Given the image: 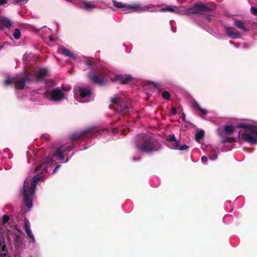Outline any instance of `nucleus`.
<instances>
[{
	"label": "nucleus",
	"instance_id": "f257e3e1",
	"mask_svg": "<svg viewBox=\"0 0 257 257\" xmlns=\"http://www.w3.org/2000/svg\"><path fill=\"white\" fill-rule=\"evenodd\" d=\"M102 136L106 140L109 141L110 132L107 129L96 130L95 127H90L81 131L75 132L70 136V143L57 147L54 152L50 156L46 158L43 163L38 165L35 170L36 174L32 179L31 187L29 186L27 180L24 182L22 194L24 196V202L26 207L30 210L33 207V200L35 193L37 184L44 179V176L41 174L46 172L48 168L51 167L56 161L61 163L68 162L71 157H67L69 152L73 150L75 142L77 140H86L92 137Z\"/></svg>",
	"mask_w": 257,
	"mask_h": 257
},
{
	"label": "nucleus",
	"instance_id": "f03ea898",
	"mask_svg": "<svg viewBox=\"0 0 257 257\" xmlns=\"http://www.w3.org/2000/svg\"><path fill=\"white\" fill-rule=\"evenodd\" d=\"M137 150L146 154H152L160 151L162 145L151 135L140 134L137 135L135 139Z\"/></svg>",
	"mask_w": 257,
	"mask_h": 257
},
{
	"label": "nucleus",
	"instance_id": "7ed1b4c3",
	"mask_svg": "<svg viewBox=\"0 0 257 257\" xmlns=\"http://www.w3.org/2000/svg\"><path fill=\"white\" fill-rule=\"evenodd\" d=\"M160 12H170L180 15H189L191 14H202L203 12H209L211 9L203 4L195 3L191 6H185L178 8L176 6H167L160 9Z\"/></svg>",
	"mask_w": 257,
	"mask_h": 257
},
{
	"label": "nucleus",
	"instance_id": "20e7f679",
	"mask_svg": "<svg viewBox=\"0 0 257 257\" xmlns=\"http://www.w3.org/2000/svg\"><path fill=\"white\" fill-rule=\"evenodd\" d=\"M45 83L46 90L44 95L48 99L57 102L67 99V92L63 87H54L56 84L52 80H45Z\"/></svg>",
	"mask_w": 257,
	"mask_h": 257
},
{
	"label": "nucleus",
	"instance_id": "39448f33",
	"mask_svg": "<svg viewBox=\"0 0 257 257\" xmlns=\"http://www.w3.org/2000/svg\"><path fill=\"white\" fill-rule=\"evenodd\" d=\"M112 3L114 6L116 8L121 9V12L123 14H128L134 12L142 13L147 11L151 12L156 11L155 8L151 4L146 6H143L140 3L124 4L121 2H118L115 0H112Z\"/></svg>",
	"mask_w": 257,
	"mask_h": 257
},
{
	"label": "nucleus",
	"instance_id": "423d86ee",
	"mask_svg": "<svg viewBox=\"0 0 257 257\" xmlns=\"http://www.w3.org/2000/svg\"><path fill=\"white\" fill-rule=\"evenodd\" d=\"M111 108L117 112L125 114L132 109L131 101L125 100L119 95L116 94L110 99Z\"/></svg>",
	"mask_w": 257,
	"mask_h": 257
},
{
	"label": "nucleus",
	"instance_id": "0eeeda50",
	"mask_svg": "<svg viewBox=\"0 0 257 257\" xmlns=\"http://www.w3.org/2000/svg\"><path fill=\"white\" fill-rule=\"evenodd\" d=\"M31 81V78L30 77L29 75H26L24 76H22L18 74L14 77L7 78L5 80V83L6 85L11 84V83H14L16 86V88L17 89L16 93L18 97L21 99H24L23 96L21 97L19 95V92L17 90L24 89L25 86V83Z\"/></svg>",
	"mask_w": 257,
	"mask_h": 257
},
{
	"label": "nucleus",
	"instance_id": "6e6552de",
	"mask_svg": "<svg viewBox=\"0 0 257 257\" xmlns=\"http://www.w3.org/2000/svg\"><path fill=\"white\" fill-rule=\"evenodd\" d=\"M88 78L94 83L103 85L108 78L103 73H99L96 70H92L88 74Z\"/></svg>",
	"mask_w": 257,
	"mask_h": 257
},
{
	"label": "nucleus",
	"instance_id": "1a4fd4ad",
	"mask_svg": "<svg viewBox=\"0 0 257 257\" xmlns=\"http://www.w3.org/2000/svg\"><path fill=\"white\" fill-rule=\"evenodd\" d=\"M109 79L121 84H126L133 80V77L129 74H116L113 77H110Z\"/></svg>",
	"mask_w": 257,
	"mask_h": 257
},
{
	"label": "nucleus",
	"instance_id": "9d476101",
	"mask_svg": "<svg viewBox=\"0 0 257 257\" xmlns=\"http://www.w3.org/2000/svg\"><path fill=\"white\" fill-rule=\"evenodd\" d=\"M239 140L241 142H247L251 145L257 144V137L254 133H242L239 136Z\"/></svg>",
	"mask_w": 257,
	"mask_h": 257
},
{
	"label": "nucleus",
	"instance_id": "9b49d317",
	"mask_svg": "<svg viewBox=\"0 0 257 257\" xmlns=\"http://www.w3.org/2000/svg\"><path fill=\"white\" fill-rule=\"evenodd\" d=\"M48 70L46 68H40L37 70L35 74L29 75L31 81L39 82L44 79L45 77L47 74Z\"/></svg>",
	"mask_w": 257,
	"mask_h": 257
},
{
	"label": "nucleus",
	"instance_id": "f8f14e48",
	"mask_svg": "<svg viewBox=\"0 0 257 257\" xmlns=\"http://www.w3.org/2000/svg\"><path fill=\"white\" fill-rule=\"evenodd\" d=\"M79 95L81 98H85V100L82 102H89L92 98V92L90 89L86 88L79 87L78 88Z\"/></svg>",
	"mask_w": 257,
	"mask_h": 257
},
{
	"label": "nucleus",
	"instance_id": "ddd939ff",
	"mask_svg": "<svg viewBox=\"0 0 257 257\" xmlns=\"http://www.w3.org/2000/svg\"><path fill=\"white\" fill-rule=\"evenodd\" d=\"M167 146L173 150H178L180 142L176 139L174 135H169L167 139Z\"/></svg>",
	"mask_w": 257,
	"mask_h": 257
},
{
	"label": "nucleus",
	"instance_id": "4468645a",
	"mask_svg": "<svg viewBox=\"0 0 257 257\" xmlns=\"http://www.w3.org/2000/svg\"><path fill=\"white\" fill-rule=\"evenodd\" d=\"M238 128H244L250 131L251 133H254V134L257 137V125H252L245 123H239L236 125Z\"/></svg>",
	"mask_w": 257,
	"mask_h": 257
},
{
	"label": "nucleus",
	"instance_id": "2eb2a0df",
	"mask_svg": "<svg viewBox=\"0 0 257 257\" xmlns=\"http://www.w3.org/2000/svg\"><path fill=\"white\" fill-rule=\"evenodd\" d=\"M225 33L226 35L231 39H237V38H241V35L237 33L234 32L233 31V28L232 27H225Z\"/></svg>",
	"mask_w": 257,
	"mask_h": 257
},
{
	"label": "nucleus",
	"instance_id": "dca6fc26",
	"mask_svg": "<svg viewBox=\"0 0 257 257\" xmlns=\"http://www.w3.org/2000/svg\"><path fill=\"white\" fill-rule=\"evenodd\" d=\"M12 25L11 20L6 17H0V29L3 28H9Z\"/></svg>",
	"mask_w": 257,
	"mask_h": 257
},
{
	"label": "nucleus",
	"instance_id": "f3484780",
	"mask_svg": "<svg viewBox=\"0 0 257 257\" xmlns=\"http://www.w3.org/2000/svg\"><path fill=\"white\" fill-rule=\"evenodd\" d=\"M207 150L210 154L209 159L212 161L215 160L217 159L218 155L219 154V152L218 151H216L215 149L212 146H208Z\"/></svg>",
	"mask_w": 257,
	"mask_h": 257
},
{
	"label": "nucleus",
	"instance_id": "a211bd4d",
	"mask_svg": "<svg viewBox=\"0 0 257 257\" xmlns=\"http://www.w3.org/2000/svg\"><path fill=\"white\" fill-rule=\"evenodd\" d=\"M83 5L80 6V8L87 11H91L95 8V6L91 2L84 1H83Z\"/></svg>",
	"mask_w": 257,
	"mask_h": 257
},
{
	"label": "nucleus",
	"instance_id": "6ab92c4d",
	"mask_svg": "<svg viewBox=\"0 0 257 257\" xmlns=\"http://www.w3.org/2000/svg\"><path fill=\"white\" fill-rule=\"evenodd\" d=\"M24 229H25L26 232L27 233V235H28V236L29 237H32L33 236H34V234H33V233L31 230V229L30 223L28 220H25Z\"/></svg>",
	"mask_w": 257,
	"mask_h": 257
},
{
	"label": "nucleus",
	"instance_id": "aec40b11",
	"mask_svg": "<svg viewBox=\"0 0 257 257\" xmlns=\"http://www.w3.org/2000/svg\"><path fill=\"white\" fill-rule=\"evenodd\" d=\"M223 129V132L227 135H231L235 131V127L232 124L224 125Z\"/></svg>",
	"mask_w": 257,
	"mask_h": 257
},
{
	"label": "nucleus",
	"instance_id": "412c9836",
	"mask_svg": "<svg viewBox=\"0 0 257 257\" xmlns=\"http://www.w3.org/2000/svg\"><path fill=\"white\" fill-rule=\"evenodd\" d=\"M234 26L241 29L244 32H247L248 29L245 28L243 22L239 20H235L233 23Z\"/></svg>",
	"mask_w": 257,
	"mask_h": 257
},
{
	"label": "nucleus",
	"instance_id": "4be33fe9",
	"mask_svg": "<svg viewBox=\"0 0 257 257\" xmlns=\"http://www.w3.org/2000/svg\"><path fill=\"white\" fill-rule=\"evenodd\" d=\"M61 51H62V53L66 56H68L73 59H76V55L72 53V52H71L70 51H69L68 50L65 49V48H62L61 49Z\"/></svg>",
	"mask_w": 257,
	"mask_h": 257
},
{
	"label": "nucleus",
	"instance_id": "5701e85b",
	"mask_svg": "<svg viewBox=\"0 0 257 257\" xmlns=\"http://www.w3.org/2000/svg\"><path fill=\"white\" fill-rule=\"evenodd\" d=\"M193 105L194 107L197 108L202 113L201 116L202 118H203L204 116L208 113L207 111L204 109L202 108L197 102H194L193 104Z\"/></svg>",
	"mask_w": 257,
	"mask_h": 257
},
{
	"label": "nucleus",
	"instance_id": "b1692460",
	"mask_svg": "<svg viewBox=\"0 0 257 257\" xmlns=\"http://www.w3.org/2000/svg\"><path fill=\"white\" fill-rule=\"evenodd\" d=\"M204 135L203 130H200L196 132L195 134V139L197 142H199Z\"/></svg>",
	"mask_w": 257,
	"mask_h": 257
},
{
	"label": "nucleus",
	"instance_id": "393cba45",
	"mask_svg": "<svg viewBox=\"0 0 257 257\" xmlns=\"http://www.w3.org/2000/svg\"><path fill=\"white\" fill-rule=\"evenodd\" d=\"M21 35L20 30L18 28H16L14 30L13 36L15 39L18 40L20 39Z\"/></svg>",
	"mask_w": 257,
	"mask_h": 257
},
{
	"label": "nucleus",
	"instance_id": "a878e982",
	"mask_svg": "<svg viewBox=\"0 0 257 257\" xmlns=\"http://www.w3.org/2000/svg\"><path fill=\"white\" fill-rule=\"evenodd\" d=\"M29 0H14L13 4L15 5H23L28 2Z\"/></svg>",
	"mask_w": 257,
	"mask_h": 257
},
{
	"label": "nucleus",
	"instance_id": "bb28decb",
	"mask_svg": "<svg viewBox=\"0 0 257 257\" xmlns=\"http://www.w3.org/2000/svg\"><path fill=\"white\" fill-rule=\"evenodd\" d=\"M152 84L154 87L160 89H162L164 86L163 83L160 82H153Z\"/></svg>",
	"mask_w": 257,
	"mask_h": 257
},
{
	"label": "nucleus",
	"instance_id": "cd10ccee",
	"mask_svg": "<svg viewBox=\"0 0 257 257\" xmlns=\"http://www.w3.org/2000/svg\"><path fill=\"white\" fill-rule=\"evenodd\" d=\"M162 96L164 99L168 100L170 97V94L169 92L164 91L162 93Z\"/></svg>",
	"mask_w": 257,
	"mask_h": 257
},
{
	"label": "nucleus",
	"instance_id": "c85d7f7f",
	"mask_svg": "<svg viewBox=\"0 0 257 257\" xmlns=\"http://www.w3.org/2000/svg\"><path fill=\"white\" fill-rule=\"evenodd\" d=\"M189 146L187 145H183L181 146L180 147H178V150H179L180 151H184L186 150L189 149Z\"/></svg>",
	"mask_w": 257,
	"mask_h": 257
},
{
	"label": "nucleus",
	"instance_id": "c756f323",
	"mask_svg": "<svg viewBox=\"0 0 257 257\" xmlns=\"http://www.w3.org/2000/svg\"><path fill=\"white\" fill-rule=\"evenodd\" d=\"M9 219H10V217H9V215H4L3 216V220H2L3 223L5 224V223H7L9 221Z\"/></svg>",
	"mask_w": 257,
	"mask_h": 257
},
{
	"label": "nucleus",
	"instance_id": "7c9ffc66",
	"mask_svg": "<svg viewBox=\"0 0 257 257\" xmlns=\"http://www.w3.org/2000/svg\"><path fill=\"white\" fill-rule=\"evenodd\" d=\"M250 11L253 15H257V8L254 7H251L250 8Z\"/></svg>",
	"mask_w": 257,
	"mask_h": 257
},
{
	"label": "nucleus",
	"instance_id": "2f4dec72",
	"mask_svg": "<svg viewBox=\"0 0 257 257\" xmlns=\"http://www.w3.org/2000/svg\"><path fill=\"white\" fill-rule=\"evenodd\" d=\"M231 139L230 138H222L221 141L223 143H226L230 142L231 141Z\"/></svg>",
	"mask_w": 257,
	"mask_h": 257
},
{
	"label": "nucleus",
	"instance_id": "473e14b6",
	"mask_svg": "<svg viewBox=\"0 0 257 257\" xmlns=\"http://www.w3.org/2000/svg\"><path fill=\"white\" fill-rule=\"evenodd\" d=\"M30 238V240L29 241L30 243H32L33 244H35L36 243V239H35L34 235Z\"/></svg>",
	"mask_w": 257,
	"mask_h": 257
},
{
	"label": "nucleus",
	"instance_id": "72a5a7b5",
	"mask_svg": "<svg viewBox=\"0 0 257 257\" xmlns=\"http://www.w3.org/2000/svg\"><path fill=\"white\" fill-rule=\"evenodd\" d=\"M8 3V0H0V6H5Z\"/></svg>",
	"mask_w": 257,
	"mask_h": 257
},
{
	"label": "nucleus",
	"instance_id": "f704fd0d",
	"mask_svg": "<svg viewBox=\"0 0 257 257\" xmlns=\"http://www.w3.org/2000/svg\"><path fill=\"white\" fill-rule=\"evenodd\" d=\"M60 167H61L60 165H57L56 166V167L55 168V169H54V170L53 171L52 174L55 173L56 172V171L60 168Z\"/></svg>",
	"mask_w": 257,
	"mask_h": 257
},
{
	"label": "nucleus",
	"instance_id": "c9c22d12",
	"mask_svg": "<svg viewBox=\"0 0 257 257\" xmlns=\"http://www.w3.org/2000/svg\"><path fill=\"white\" fill-rule=\"evenodd\" d=\"M118 131V128H117V127H114V128L112 130V133L113 134H115L117 133Z\"/></svg>",
	"mask_w": 257,
	"mask_h": 257
},
{
	"label": "nucleus",
	"instance_id": "e433bc0d",
	"mask_svg": "<svg viewBox=\"0 0 257 257\" xmlns=\"http://www.w3.org/2000/svg\"><path fill=\"white\" fill-rule=\"evenodd\" d=\"M201 160L202 162H205L207 160V158L206 156H202Z\"/></svg>",
	"mask_w": 257,
	"mask_h": 257
},
{
	"label": "nucleus",
	"instance_id": "4c0bfd02",
	"mask_svg": "<svg viewBox=\"0 0 257 257\" xmlns=\"http://www.w3.org/2000/svg\"><path fill=\"white\" fill-rule=\"evenodd\" d=\"M171 111L173 114H175L177 113V111L175 108H172L171 109Z\"/></svg>",
	"mask_w": 257,
	"mask_h": 257
},
{
	"label": "nucleus",
	"instance_id": "58836bf2",
	"mask_svg": "<svg viewBox=\"0 0 257 257\" xmlns=\"http://www.w3.org/2000/svg\"><path fill=\"white\" fill-rule=\"evenodd\" d=\"M205 18L208 20V21H210V17H211V15H205Z\"/></svg>",
	"mask_w": 257,
	"mask_h": 257
},
{
	"label": "nucleus",
	"instance_id": "ea45409f",
	"mask_svg": "<svg viewBox=\"0 0 257 257\" xmlns=\"http://www.w3.org/2000/svg\"><path fill=\"white\" fill-rule=\"evenodd\" d=\"M49 38L50 41H53V37H52V36H50L49 37Z\"/></svg>",
	"mask_w": 257,
	"mask_h": 257
},
{
	"label": "nucleus",
	"instance_id": "a19ab883",
	"mask_svg": "<svg viewBox=\"0 0 257 257\" xmlns=\"http://www.w3.org/2000/svg\"><path fill=\"white\" fill-rule=\"evenodd\" d=\"M140 159V158H138V159H137V158H135V157L133 158V160L134 161H138V160H139Z\"/></svg>",
	"mask_w": 257,
	"mask_h": 257
},
{
	"label": "nucleus",
	"instance_id": "79ce46f5",
	"mask_svg": "<svg viewBox=\"0 0 257 257\" xmlns=\"http://www.w3.org/2000/svg\"><path fill=\"white\" fill-rule=\"evenodd\" d=\"M229 43H230V44H231V45H234V46H235L234 43L232 41H229Z\"/></svg>",
	"mask_w": 257,
	"mask_h": 257
},
{
	"label": "nucleus",
	"instance_id": "37998d69",
	"mask_svg": "<svg viewBox=\"0 0 257 257\" xmlns=\"http://www.w3.org/2000/svg\"><path fill=\"white\" fill-rule=\"evenodd\" d=\"M88 147H85L83 149H80L81 151L86 150Z\"/></svg>",
	"mask_w": 257,
	"mask_h": 257
},
{
	"label": "nucleus",
	"instance_id": "c03bdc74",
	"mask_svg": "<svg viewBox=\"0 0 257 257\" xmlns=\"http://www.w3.org/2000/svg\"><path fill=\"white\" fill-rule=\"evenodd\" d=\"M171 29L173 30L172 26H171ZM172 31L174 33L176 32V31L172 30Z\"/></svg>",
	"mask_w": 257,
	"mask_h": 257
},
{
	"label": "nucleus",
	"instance_id": "a18cd8bd",
	"mask_svg": "<svg viewBox=\"0 0 257 257\" xmlns=\"http://www.w3.org/2000/svg\"><path fill=\"white\" fill-rule=\"evenodd\" d=\"M219 135L220 136H221V135H222L221 133V132H219Z\"/></svg>",
	"mask_w": 257,
	"mask_h": 257
},
{
	"label": "nucleus",
	"instance_id": "49530a36",
	"mask_svg": "<svg viewBox=\"0 0 257 257\" xmlns=\"http://www.w3.org/2000/svg\"><path fill=\"white\" fill-rule=\"evenodd\" d=\"M2 48V47L0 46V50Z\"/></svg>",
	"mask_w": 257,
	"mask_h": 257
},
{
	"label": "nucleus",
	"instance_id": "de8ad7c7",
	"mask_svg": "<svg viewBox=\"0 0 257 257\" xmlns=\"http://www.w3.org/2000/svg\"><path fill=\"white\" fill-rule=\"evenodd\" d=\"M67 1H69V0H66Z\"/></svg>",
	"mask_w": 257,
	"mask_h": 257
}]
</instances>
